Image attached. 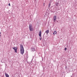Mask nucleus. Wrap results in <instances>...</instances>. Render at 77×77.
Wrapping results in <instances>:
<instances>
[{"label":"nucleus","instance_id":"nucleus-3","mask_svg":"<svg viewBox=\"0 0 77 77\" xmlns=\"http://www.w3.org/2000/svg\"><path fill=\"white\" fill-rule=\"evenodd\" d=\"M41 31H40L39 33V37H40L39 38V39L40 41H41V39H42V37H41Z\"/></svg>","mask_w":77,"mask_h":77},{"label":"nucleus","instance_id":"nucleus-13","mask_svg":"<svg viewBox=\"0 0 77 77\" xmlns=\"http://www.w3.org/2000/svg\"><path fill=\"white\" fill-rule=\"evenodd\" d=\"M8 5H9V6H11V4H10V3H9V4H8Z\"/></svg>","mask_w":77,"mask_h":77},{"label":"nucleus","instance_id":"nucleus-14","mask_svg":"<svg viewBox=\"0 0 77 77\" xmlns=\"http://www.w3.org/2000/svg\"><path fill=\"white\" fill-rule=\"evenodd\" d=\"M51 2H49V5H51Z\"/></svg>","mask_w":77,"mask_h":77},{"label":"nucleus","instance_id":"nucleus-12","mask_svg":"<svg viewBox=\"0 0 77 77\" xmlns=\"http://www.w3.org/2000/svg\"><path fill=\"white\" fill-rule=\"evenodd\" d=\"M66 49H67V48H64V50H66Z\"/></svg>","mask_w":77,"mask_h":77},{"label":"nucleus","instance_id":"nucleus-4","mask_svg":"<svg viewBox=\"0 0 77 77\" xmlns=\"http://www.w3.org/2000/svg\"><path fill=\"white\" fill-rule=\"evenodd\" d=\"M13 48L15 52V53H17V48H17V47H14Z\"/></svg>","mask_w":77,"mask_h":77},{"label":"nucleus","instance_id":"nucleus-8","mask_svg":"<svg viewBox=\"0 0 77 77\" xmlns=\"http://www.w3.org/2000/svg\"><path fill=\"white\" fill-rule=\"evenodd\" d=\"M5 75L6 77H9V75L6 73H5Z\"/></svg>","mask_w":77,"mask_h":77},{"label":"nucleus","instance_id":"nucleus-1","mask_svg":"<svg viewBox=\"0 0 77 77\" xmlns=\"http://www.w3.org/2000/svg\"><path fill=\"white\" fill-rule=\"evenodd\" d=\"M20 53L21 54H23L24 53V47H23V45L22 44H20Z\"/></svg>","mask_w":77,"mask_h":77},{"label":"nucleus","instance_id":"nucleus-7","mask_svg":"<svg viewBox=\"0 0 77 77\" xmlns=\"http://www.w3.org/2000/svg\"><path fill=\"white\" fill-rule=\"evenodd\" d=\"M31 51H35V49L34 47H32L31 48Z\"/></svg>","mask_w":77,"mask_h":77},{"label":"nucleus","instance_id":"nucleus-15","mask_svg":"<svg viewBox=\"0 0 77 77\" xmlns=\"http://www.w3.org/2000/svg\"><path fill=\"white\" fill-rule=\"evenodd\" d=\"M0 34H1V32H0Z\"/></svg>","mask_w":77,"mask_h":77},{"label":"nucleus","instance_id":"nucleus-16","mask_svg":"<svg viewBox=\"0 0 77 77\" xmlns=\"http://www.w3.org/2000/svg\"><path fill=\"white\" fill-rule=\"evenodd\" d=\"M72 75H73V74H72Z\"/></svg>","mask_w":77,"mask_h":77},{"label":"nucleus","instance_id":"nucleus-5","mask_svg":"<svg viewBox=\"0 0 77 77\" xmlns=\"http://www.w3.org/2000/svg\"><path fill=\"white\" fill-rule=\"evenodd\" d=\"M57 20V17L56 16H54V18L53 20L54 22H56V20Z\"/></svg>","mask_w":77,"mask_h":77},{"label":"nucleus","instance_id":"nucleus-9","mask_svg":"<svg viewBox=\"0 0 77 77\" xmlns=\"http://www.w3.org/2000/svg\"><path fill=\"white\" fill-rule=\"evenodd\" d=\"M59 2H57L55 3V5L56 6H58V5H59Z\"/></svg>","mask_w":77,"mask_h":77},{"label":"nucleus","instance_id":"nucleus-6","mask_svg":"<svg viewBox=\"0 0 77 77\" xmlns=\"http://www.w3.org/2000/svg\"><path fill=\"white\" fill-rule=\"evenodd\" d=\"M56 34H57V31H55L53 33V35H55Z\"/></svg>","mask_w":77,"mask_h":77},{"label":"nucleus","instance_id":"nucleus-2","mask_svg":"<svg viewBox=\"0 0 77 77\" xmlns=\"http://www.w3.org/2000/svg\"><path fill=\"white\" fill-rule=\"evenodd\" d=\"M29 28L30 31H33V28L32 27V25L31 24L29 25Z\"/></svg>","mask_w":77,"mask_h":77},{"label":"nucleus","instance_id":"nucleus-10","mask_svg":"<svg viewBox=\"0 0 77 77\" xmlns=\"http://www.w3.org/2000/svg\"><path fill=\"white\" fill-rule=\"evenodd\" d=\"M45 33H46L47 34H48V33H49V30H48L46 31H45Z\"/></svg>","mask_w":77,"mask_h":77},{"label":"nucleus","instance_id":"nucleus-11","mask_svg":"<svg viewBox=\"0 0 77 77\" xmlns=\"http://www.w3.org/2000/svg\"><path fill=\"white\" fill-rule=\"evenodd\" d=\"M48 6L49 8H50V4H49Z\"/></svg>","mask_w":77,"mask_h":77}]
</instances>
